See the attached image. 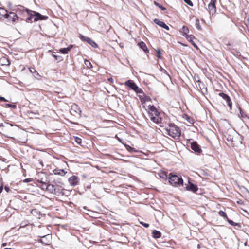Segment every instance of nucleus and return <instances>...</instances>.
<instances>
[{
    "instance_id": "1",
    "label": "nucleus",
    "mask_w": 249,
    "mask_h": 249,
    "mask_svg": "<svg viewBox=\"0 0 249 249\" xmlns=\"http://www.w3.org/2000/svg\"><path fill=\"white\" fill-rule=\"evenodd\" d=\"M19 131V128L17 125H13L8 123L0 124V133L5 137L14 139L13 136Z\"/></svg>"
},
{
    "instance_id": "2",
    "label": "nucleus",
    "mask_w": 249,
    "mask_h": 249,
    "mask_svg": "<svg viewBox=\"0 0 249 249\" xmlns=\"http://www.w3.org/2000/svg\"><path fill=\"white\" fill-rule=\"evenodd\" d=\"M23 12H26L29 15V17L26 19L27 22L32 21L33 19L34 21H37L39 20H46L48 18V17L46 16L42 15L38 12L30 10L27 8L24 9Z\"/></svg>"
},
{
    "instance_id": "3",
    "label": "nucleus",
    "mask_w": 249,
    "mask_h": 249,
    "mask_svg": "<svg viewBox=\"0 0 249 249\" xmlns=\"http://www.w3.org/2000/svg\"><path fill=\"white\" fill-rule=\"evenodd\" d=\"M23 12H26L29 15V17L26 19L27 22L32 21L33 19L34 21H37L39 20H46L48 18V17L46 16L42 15L38 12L30 10L27 8L24 9Z\"/></svg>"
},
{
    "instance_id": "4",
    "label": "nucleus",
    "mask_w": 249,
    "mask_h": 249,
    "mask_svg": "<svg viewBox=\"0 0 249 249\" xmlns=\"http://www.w3.org/2000/svg\"><path fill=\"white\" fill-rule=\"evenodd\" d=\"M149 117L151 121L156 124L161 122L162 118L160 113L154 106H148Z\"/></svg>"
},
{
    "instance_id": "5",
    "label": "nucleus",
    "mask_w": 249,
    "mask_h": 249,
    "mask_svg": "<svg viewBox=\"0 0 249 249\" xmlns=\"http://www.w3.org/2000/svg\"><path fill=\"white\" fill-rule=\"evenodd\" d=\"M166 130L168 134L175 139H178L180 136L181 133L179 127L174 124H170Z\"/></svg>"
},
{
    "instance_id": "6",
    "label": "nucleus",
    "mask_w": 249,
    "mask_h": 249,
    "mask_svg": "<svg viewBox=\"0 0 249 249\" xmlns=\"http://www.w3.org/2000/svg\"><path fill=\"white\" fill-rule=\"evenodd\" d=\"M169 179L170 183L174 186L178 187L182 186L183 184V180L181 177L173 175L172 173L169 174Z\"/></svg>"
},
{
    "instance_id": "7",
    "label": "nucleus",
    "mask_w": 249,
    "mask_h": 249,
    "mask_svg": "<svg viewBox=\"0 0 249 249\" xmlns=\"http://www.w3.org/2000/svg\"><path fill=\"white\" fill-rule=\"evenodd\" d=\"M124 84L137 93H142L143 92L142 89L139 88L133 80H128L125 82Z\"/></svg>"
},
{
    "instance_id": "8",
    "label": "nucleus",
    "mask_w": 249,
    "mask_h": 249,
    "mask_svg": "<svg viewBox=\"0 0 249 249\" xmlns=\"http://www.w3.org/2000/svg\"><path fill=\"white\" fill-rule=\"evenodd\" d=\"M240 144H242L241 137L236 133L233 137V139L231 141L230 143H228V144L233 147H237Z\"/></svg>"
},
{
    "instance_id": "9",
    "label": "nucleus",
    "mask_w": 249,
    "mask_h": 249,
    "mask_svg": "<svg viewBox=\"0 0 249 249\" xmlns=\"http://www.w3.org/2000/svg\"><path fill=\"white\" fill-rule=\"evenodd\" d=\"M70 113L71 115L74 116L80 117L81 116V110L78 105L76 104H73L71 106Z\"/></svg>"
},
{
    "instance_id": "10",
    "label": "nucleus",
    "mask_w": 249,
    "mask_h": 249,
    "mask_svg": "<svg viewBox=\"0 0 249 249\" xmlns=\"http://www.w3.org/2000/svg\"><path fill=\"white\" fill-rule=\"evenodd\" d=\"M235 134L236 132L232 129L228 130L227 132H225L224 137L229 142L228 143H230L231 141L233 139V137Z\"/></svg>"
},
{
    "instance_id": "11",
    "label": "nucleus",
    "mask_w": 249,
    "mask_h": 249,
    "mask_svg": "<svg viewBox=\"0 0 249 249\" xmlns=\"http://www.w3.org/2000/svg\"><path fill=\"white\" fill-rule=\"evenodd\" d=\"M217 0H211L208 6V10L210 14L213 15L216 12L215 3Z\"/></svg>"
},
{
    "instance_id": "12",
    "label": "nucleus",
    "mask_w": 249,
    "mask_h": 249,
    "mask_svg": "<svg viewBox=\"0 0 249 249\" xmlns=\"http://www.w3.org/2000/svg\"><path fill=\"white\" fill-rule=\"evenodd\" d=\"M79 37L82 40L88 42L92 47H93L94 48H96L97 47V46H98L97 44L89 37L85 36L82 35H80Z\"/></svg>"
},
{
    "instance_id": "13",
    "label": "nucleus",
    "mask_w": 249,
    "mask_h": 249,
    "mask_svg": "<svg viewBox=\"0 0 249 249\" xmlns=\"http://www.w3.org/2000/svg\"><path fill=\"white\" fill-rule=\"evenodd\" d=\"M63 185L64 183L62 182L59 181L58 184L55 186V191L53 194L57 195L62 194L63 190Z\"/></svg>"
},
{
    "instance_id": "14",
    "label": "nucleus",
    "mask_w": 249,
    "mask_h": 249,
    "mask_svg": "<svg viewBox=\"0 0 249 249\" xmlns=\"http://www.w3.org/2000/svg\"><path fill=\"white\" fill-rule=\"evenodd\" d=\"M36 181L40 183L48 182L46 174L42 172L38 173L37 175Z\"/></svg>"
},
{
    "instance_id": "15",
    "label": "nucleus",
    "mask_w": 249,
    "mask_h": 249,
    "mask_svg": "<svg viewBox=\"0 0 249 249\" xmlns=\"http://www.w3.org/2000/svg\"><path fill=\"white\" fill-rule=\"evenodd\" d=\"M191 148L196 153L199 154L202 152V150L196 142H193L191 143Z\"/></svg>"
},
{
    "instance_id": "16",
    "label": "nucleus",
    "mask_w": 249,
    "mask_h": 249,
    "mask_svg": "<svg viewBox=\"0 0 249 249\" xmlns=\"http://www.w3.org/2000/svg\"><path fill=\"white\" fill-rule=\"evenodd\" d=\"M6 18H8L9 20H12L13 22H16L18 20L19 18L17 15L14 12H10L7 17H5Z\"/></svg>"
},
{
    "instance_id": "17",
    "label": "nucleus",
    "mask_w": 249,
    "mask_h": 249,
    "mask_svg": "<svg viewBox=\"0 0 249 249\" xmlns=\"http://www.w3.org/2000/svg\"><path fill=\"white\" fill-rule=\"evenodd\" d=\"M79 181V178L75 176H72L69 178V182L71 186L76 185Z\"/></svg>"
},
{
    "instance_id": "18",
    "label": "nucleus",
    "mask_w": 249,
    "mask_h": 249,
    "mask_svg": "<svg viewBox=\"0 0 249 249\" xmlns=\"http://www.w3.org/2000/svg\"><path fill=\"white\" fill-rule=\"evenodd\" d=\"M154 22L156 24L158 25L159 26L167 30H169V27L163 21H160L157 18H155L154 20Z\"/></svg>"
},
{
    "instance_id": "19",
    "label": "nucleus",
    "mask_w": 249,
    "mask_h": 249,
    "mask_svg": "<svg viewBox=\"0 0 249 249\" xmlns=\"http://www.w3.org/2000/svg\"><path fill=\"white\" fill-rule=\"evenodd\" d=\"M186 189L187 190L192 191L193 192H196L198 190V188L196 185L190 182H189V184L186 186Z\"/></svg>"
},
{
    "instance_id": "20",
    "label": "nucleus",
    "mask_w": 249,
    "mask_h": 249,
    "mask_svg": "<svg viewBox=\"0 0 249 249\" xmlns=\"http://www.w3.org/2000/svg\"><path fill=\"white\" fill-rule=\"evenodd\" d=\"M55 175L64 176L67 173L63 169H55L53 171Z\"/></svg>"
},
{
    "instance_id": "21",
    "label": "nucleus",
    "mask_w": 249,
    "mask_h": 249,
    "mask_svg": "<svg viewBox=\"0 0 249 249\" xmlns=\"http://www.w3.org/2000/svg\"><path fill=\"white\" fill-rule=\"evenodd\" d=\"M7 15H8L7 11L3 8H0V19L6 18L5 17H7Z\"/></svg>"
},
{
    "instance_id": "22",
    "label": "nucleus",
    "mask_w": 249,
    "mask_h": 249,
    "mask_svg": "<svg viewBox=\"0 0 249 249\" xmlns=\"http://www.w3.org/2000/svg\"><path fill=\"white\" fill-rule=\"evenodd\" d=\"M72 48V45H71L67 47V48H61L59 50L60 52L62 53L65 54L68 53V52L70 51L71 49Z\"/></svg>"
},
{
    "instance_id": "23",
    "label": "nucleus",
    "mask_w": 249,
    "mask_h": 249,
    "mask_svg": "<svg viewBox=\"0 0 249 249\" xmlns=\"http://www.w3.org/2000/svg\"><path fill=\"white\" fill-rule=\"evenodd\" d=\"M138 46L141 48L145 53H147L148 52L147 48L146 46V44L143 42L142 41L138 43Z\"/></svg>"
},
{
    "instance_id": "24",
    "label": "nucleus",
    "mask_w": 249,
    "mask_h": 249,
    "mask_svg": "<svg viewBox=\"0 0 249 249\" xmlns=\"http://www.w3.org/2000/svg\"><path fill=\"white\" fill-rule=\"evenodd\" d=\"M55 185H54L48 183V187H47V191H48L50 193L53 194L55 191Z\"/></svg>"
},
{
    "instance_id": "25",
    "label": "nucleus",
    "mask_w": 249,
    "mask_h": 249,
    "mask_svg": "<svg viewBox=\"0 0 249 249\" xmlns=\"http://www.w3.org/2000/svg\"><path fill=\"white\" fill-rule=\"evenodd\" d=\"M152 236L155 239L159 238L161 236V233L160 231L157 230H154L152 231Z\"/></svg>"
},
{
    "instance_id": "26",
    "label": "nucleus",
    "mask_w": 249,
    "mask_h": 249,
    "mask_svg": "<svg viewBox=\"0 0 249 249\" xmlns=\"http://www.w3.org/2000/svg\"><path fill=\"white\" fill-rule=\"evenodd\" d=\"M189 29L185 26H183L180 30V32L182 33V35L185 37L188 35L187 34L189 33Z\"/></svg>"
},
{
    "instance_id": "27",
    "label": "nucleus",
    "mask_w": 249,
    "mask_h": 249,
    "mask_svg": "<svg viewBox=\"0 0 249 249\" xmlns=\"http://www.w3.org/2000/svg\"><path fill=\"white\" fill-rule=\"evenodd\" d=\"M227 221L228 222V223L231 225H232V226H238L239 227H240V225L239 223H235L234 222V221H233L232 220H230V219H228V218L227 219Z\"/></svg>"
},
{
    "instance_id": "28",
    "label": "nucleus",
    "mask_w": 249,
    "mask_h": 249,
    "mask_svg": "<svg viewBox=\"0 0 249 249\" xmlns=\"http://www.w3.org/2000/svg\"><path fill=\"white\" fill-rule=\"evenodd\" d=\"M185 37L190 42H193L194 39L195 38L192 35H188L186 36Z\"/></svg>"
},
{
    "instance_id": "29",
    "label": "nucleus",
    "mask_w": 249,
    "mask_h": 249,
    "mask_svg": "<svg viewBox=\"0 0 249 249\" xmlns=\"http://www.w3.org/2000/svg\"><path fill=\"white\" fill-rule=\"evenodd\" d=\"M0 61L2 63V65H8L9 64V61L7 60L5 57H3L0 60Z\"/></svg>"
},
{
    "instance_id": "30",
    "label": "nucleus",
    "mask_w": 249,
    "mask_h": 249,
    "mask_svg": "<svg viewBox=\"0 0 249 249\" xmlns=\"http://www.w3.org/2000/svg\"><path fill=\"white\" fill-rule=\"evenodd\" d=\"M225 101L227 104V105L229 107L230 109H231L232 107V102L230 97L229 96V99H225Z\"/></svg>"
},
{
    "instance_id": "31",
    "label": "nucleus",
    "mask_w": 249,
    "mask_h": 249,
    "mask_svg": "<svg viewBox=\"0 0 249 249\" xmlns=\"http://www.w3.org/2000/svg\"><path fill=\"white\" fill-rule=\"evenodd\" d=\"M195 26H196V27L199 30H201V27L200 25V22H199V20L198 19H196V23H195Z\"/></svg>"
},
{
    "instance_id": "32",
    "label": "nucleus",
    "mask_w": 249,
    "mask_h": 249,
    "mask_svg": "<svg viewBox=\"0 0 249 249\" xmlns=\"http://www.w3.org/2000/svg\"><path fill=\"white\" fill-rule=\"evenodd\" d=\"M239 110L240 111V114L238 115L240 118H245L246 117V115L242 110L241 107H239Z\"/></svg>"
},
{
    "instance_id": "33",
    "label": "nucleus",
    "mask_w": 249,
    "mask_h": 249,
    "mask_svg": "<svg viewBox=\"0 0 249 249\" xmlns=\"http://www.w3.org/2000/svg\"><path fill=\"white\" fill-rule=\"evenodd\" d=\"M84 63H85V65H86V66L89 69H90V68H92V67L91 63L89 60H85Z\"/></svg>"
},
{
    "instance_id": "34",
    "label": "nucleus",
    "mask_w": 249,
    "mask_h": 249,
    "mask_svg": "<svg viewBox=\"0 0 249 249\" xmlns=\"http://www.w3.org/2000/svg\"><path fill=\"white\" fill-rule=\"evenodd\" d=\"M48 182L49 181H48V182L41 183V185L40 187L41 188V189L42 190H45L47 191V187H48Z\"/></svg>"
},
{
    "instance_id": "35",
    "label": "nucleus",
    "mask_w": 249,
    "mask_h": 249,
    "mask_svg": "<svg viewBox=\"0 0 249 249\" xmlns=\"http://www.w3.org/2000/svg\"><path fill=\"white\" fill-rule=\"evenodd\" d=\"M219 95L224 100L225 99H229V96L224 93H220Z\"/></svg>"
},
{
    "instance_id": "36",
    "label": "nucleus",
    "mask_w": 249,
    "mask_h": 249,
    "mask_svg": "<svg viewBox=\"0 0 249 249\" xmlns=\"http://www.w3.org/2000/svg\"><path fill=\"white\" fill-rule=\"evenodd\" d=\"M218 213L219 214L223 217L224 218H226L227 219H228V217H227V214H226V213L223 212V211H220L219 212H218Z\"/></svg>"
},
{
    "instance_id": "37",
    "label": "nucleus",
    "mask_w": 249,
    "mask_h": 249,
    "mask_svg": "<svg viewBox=\"0 0 249 249\" xmlns=\"http://www.w3.org/2000/svg\"><path fill=\"white\" fill-rule=\"evenodd\" d=\"M154 4L157 7H159L160 9H161L162 10H166V8L162 6L161 5H160L156 1H154Z\"/></svg>"
},
{
    "instance_id": "38",
    "label": "nucleus",
    "mask_w": 249,
    "mask_h": 249,
    "mask_svg": "<svg viewBox=\"0 0 249 249\" xmlns=\"http://www.w3.org/2000/svg\"><path fill=\"white\" fill-rule=\"evenodd\" d=\"M125 146L126 148V149L130 152H133V151H136L135 150V149L133 147H131V146L128 145H125Z\"/></svg>"
},
{
    "instance_id": "39",
    "label": "nucleus",
    "mask_w": 249,
    "mask_h": 249,
    "mask_svg": "<svg viewBox=\"0 0 249 249\" xmlns=\"http://www.w3.org/2000/svg\"><path fill=\"white\" fill-rule=\"evenodd\" d=\"M5 107H11V108H16V106L14 104H8V103H6L5 104Z\"/></svg>"
},
{
    "instance_id": "40",
    "label": "nucleus",
    "mask_w": 249,
    "mask_h": 249,
    "mask_svg": "<svg viewBox=\"0 0 249 249\" xmlns=\"http://www.w3.org/2000/svg\"><path fill=\"white\" fill-rule=\"evenodd\" d=\"M74 140H75V142L77 143L78 144H81V142H82V140L81 138L78 137H74Z\"/></svg>"
},
{
    "instance_id": "41",
    "label": "nucleus",
    "mask_w": 249,
    "mask_h": 249,
    "mask_svg": "<svg viewBox=\"0 0 249 249\" xmlns=\"http://www.w3.org/2000/svg\"><path fill=\"white\" fill-rule=\"evenodd\" d=\"M189 6H193V2L190 0H183Z\"/></svg>"
},
{
    "instance_id": "42",
    "label": "nucleus",
    "mask_w": 249,
    "mask_h": 249,
    "mask_svg": "<svg viewBox=\"0 0 249 249\" xmlns=\"http://www.w3.org/2000/svg\"><path fill=\"white\" fill-rule=\"evenodd\" d=\"M140 224L145 228H148L149 227V224L144 223L143 222H140Z\"/></svg>"
},
{
    "instance_id": "43",
    "label": "nucleus",
    "mask_w": 249,
    "mask_h": 249,
    "mask_svg": "<svg viewBox=\"0 0 249 249\" xmlns=\"http://www.w3.org/2000/svg\"><path fill=\"white\" fill-rule=\"evenodd\" d=\"M157 57L159 58V59H161V52H160V50H158L157 51Z\"/></svg>"
},
{
    "instance_id": "44",
    "label": "nucleus",
    "mask_w": 249,
    "mask_h": 249,
    "mask_svg": "<svg viewBox=\"0 0 249 249\" xmlns=\"http://www.w3.org/2000/svg\"><path fill=\"white\" fill-rule=\"evenodd\" d=\"M29 71L31 73H32L33 74L36 73V71L35 69L34 68H29Z\"/></svg>"
},
{
    "instance_id": "45",
    "label": "nucleus",
    "mask_w": 249,
    "mask_h": 249,
    "mask_svg": "<svg viewBox=\"0 0 249 249\" xmlns=\"http://www.w3.org/2000/svg\"><path fill=\"white\" fill-rule=\"evenodd\" d=\"M0 102H8L5 98L0 96Z\"/></svg>"
},
{
    "instance_id": "46",
    "label": "nucleus",
    "mask_w": 249,
    "mask_h": 249,
    "mask_svg": "<svg viewBox=\"0 0 249 249\" xmlns=\"http://www.w3.org/2000/svg\"><path fill=\"white\" fill-rule=\"evenodd\" d=\"M31 181L30 178H26L23 180L24 182H29Z\"/></svg>"
},
{
    "instance_id": "47",
    "label": "nucleus",
    "mask_w": 249,
    "mask_h": 249,
    "mask_svg": "<svg viewBox=\"0 0 249 249\" xmlns=\"http://www.w3.org/2000/svg\"><path fill=\"white\" fill-rule=\"evenodd\" d=\"M4 189L7 192H9L10 190V188L7 186H5Z\"/></svg>"
},
{
    "instance_id": "48",
    "label": "nucleus",
    "mask_w": 249,
    "mask_h": 249,
    "mask_svg": "<svg viewBox=\"0 0 249 249\" xmlns=\"http://www.w3.org/2000/svg\"><path fill=\"white\" fill-rule=\"evenodd\" d=\"M34 76L36 78H37V76H40L39 74L36 71V73H34Z\"/></svg>"
},
{
    "instance_id": "49",
    "label": "nucleus",
    "mask_w": 249,
    "mask_h": 249,
    "mask_svg": "<svg viewBox=\"0 0 249 249\" xmlns=\"http://www.w3.org/2000/svg\"><path fill=\"white\" fill-rule=\"evenodd\" d=\"M191 43L194 46V47L196 48V49L198 48L197 45L196 44V43L194 41H193V42H191Z\"/></svg>"
},
{
    "instance_id": "50",
    "label": "nucleus",
    "mask_w": 249,
    "mask_h": 249,
    "mask_svg": "<svg viewBox=\"0 0 249 249\" xmlns=\"http://www.w3.org/2000/svg\"><path fill=\"white\" fill-rule=\"evenodd\" d=\"M108 81L109 82H110V83H113V79L111 77L108 78Z\"/></svg>"
},
{
    "instance_id": "51",
    "label": "nucleus",
    "mask_w": 249,
    "mask_h": 249,
    "mask_svg": "<svg viewBox=\"0 0 249 249\" xmlns=\"http://www.w3.org/2000/svg\"><path fill=\"white\" fill-rule=\"evenodd\" d=\"M2 191H3V187H2V186H1L0 187V194L2 192Z\"/></svg>"
},
{
    "instance_id": "52",
    "label": "nucleus",
    "mask_w": 249,
    "mask_h": 249,
    "mask_svg": "<svg viewBox=\"0 0 249 249\" xmlns=\"http://www.w3.org/2000/svg\"><path fill=\"white\" fill-rule=\"evenodd\" d=\"M53 56L55 58H57V57H59V58H61V57H59V56H57L56 55H53Z\"/></svg>"
},
{
    "instance_id": "53",
    "label": "nucleus",
    "mask_w": 249,
    "mask_h": 249,
    "mask_svg": "<svg viewBox=\"0 0 249 249\" xmlns=\"http://www.w3.org/2000/svg\"><path fill=\"white\" fill-rule=\"evenodd\" d=\"M163 71V72H164V73H167L166 71L165 70H164V69H163V71Z\"/></svg>"
},
{
    "instance_id": "54",
    "label": "nucleus",
    "mask_w": 249,
    "mask_h": 249,
    "mask_svg": "<svg viewBox=\"0 0 249 249\" xmlns=\"http://www.w3.org/2000/svg\"><path fill=\"white\" fill-rule=\"evenodd\" d=\"M58 58H59V57H57V58H56V60H58V59L59 61H60V60H62V59H60H60H58Z\"/></svg>"
},
{
    "instance_id": "55",
    "label": "nucleus",
    "mask_w": 249,
    "mask_h": 249,
    "mask_svg": "<svg viewBox=\"0 0 249 249\" xmlns=\"http://www.w3.org/2000/svg\"><path fill=\"white\" fill-rule=\"evenodd\" d=\"M4 249H12V248H4Z\"/></svg>"
},
{
    "instance_id": "56",
    "label": "nucleus",
    "mask_w": 249,
    "mask_h": 249,
    "mask_svg": "<svg viewBox=\"0 0 249 249\" xmlns=\"http://www.w3.org/2000/svg\"><path fill=\"white\" fill-rule=\"evenodd\" d=\"M160 68H161V71H163V68H162L161 67H160Z\"/></svg>"
},
{
    "instance_id": "57",
    "label": "nucleus",
    "mask_w": 249,
    "mask_h": 249,
    "mask_svg": "<svg viewBox=\"0 0 249 249\" xmlns=\"http://www.w3.org/2000/svg\"><path fill=\"white\" fill-rule=\"evenodd\" d=\"M160 68H161V71H163V68H162L161 67H160Z\"/></svg>"
},
{
    "instance_id": "58",
    "label": "nucleus",
    "mask_w": 249,
    "mask_h": 249,
    "mask_svg": "<svg viewBox=\"0 0 249 249\" xmlns=\"http://www.w3.org/2000/svg\"><path fill=\"white\" fill-rule=\"evenodd\" d=\"M45 237H46V236H42V237L43 238H45Z\"/></svg>"
},
{
    "instance_id": "59",
    "label": "nucleus",
    "mask_w": 249,
    "mask_h": 249,
    "mask_svg": "<svg viewBox=\"0 0 249 249\" xmlns=\"http://www.w3.org/2000/svg\"><path fill=\"white\" fill-rule=\"evenodd\" d=\"M198 85H199V88L201 89V87L200 86V84H199Z\"/></svg>"
},
{
    "instance_id": "60",
    "label": "nucleus",
    "mask_w": 249,
    "mask_h": 249,
    "mask_svg": "<svg viewBox=\"0 0 249 249\" xmlns=\"http://www.w3.org/2000/svg\"><path fill=\"white\" fill-rule=\"evenodd\" d=\"M198 83H201V82H200L199 80H198Z\"/></svg>"
},
{
    "instance_id": "61",
    "label": "nucleus",
    "mask_w": 249,
    "mask_h": 249,
    "mask_svg": "<svg viewBox=\"0 0 249 249\" xmlns=\"http://www.w3.org/2000/svg\"><path fill=\"white\" fill-rule=\"evenodd\" d=\"M2 245H3V246H5V244H4V243H3V244H2Z\"/></svg>"
}]
</instances>
